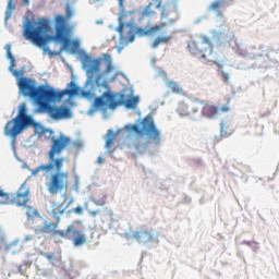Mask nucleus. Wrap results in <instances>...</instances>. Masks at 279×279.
Segmentation results:
<instances>
[{
  "instance_id": "obj_1",
  "label": "nucleus",
  "mask_w": 279,
  "mask_h": 279,
  "mask_svg": "<svg viewBox=\"0 0 279 279\" xmlns=\"http://www.w3.org/2000/svg\"><path fill=\"white\" fill-rule=\"evenodd\" d=\"M73 19V8L71 4L66 5L65 17L62 15L54 16V35L49 36L47 33L50 29L49 20L39 19L37 22L26 21L24 26V36L26 40L36 45V47H45L49 40H54V43H61L65 51H76L80 49V41L71 40L69 34L71 33V27L66 25V20Z\"/></svg>"
},
{
  "instance_id": "obj_2",
  "label": "nucleus",
  "mask_w": 279,
  "mask_h": 279,
  "mask_svg": "<svg viewBox=\"0 0 279 279\" xmlns=\"http://www.w3.org/2000/svg\"><path fill=\"white\" fill-rule=\"evenodd\" d=\"M17 86L24 97H29L37 104L39 112H47L50 119H53L54 121L71 119V109L68 107H56L49 104L60 101L64 95H70V97L78 95L80 89L74 82L70 83L71 88L65 89V92H57L52 88H47L45 85L36 87L34 81L27 77H20L17 80Z\"/></svg>"
},
{
  "instance_id": "obj_3",
  "label": "nucleus",
  "mask_w": 279,
  "mask_h": 279,
  "mask_svg": "<svg viewBox=\"0 0 279 279\" xmlns=\"http://www.w3.org/2000/svg\"><path fill=\"white\" fill-rule=\"evenodd\" d=\"M71 144V137L60 134L58 137H51V147L48 151V163L38 166L33 170V175H38L40 171L50 173V171H56L50 174L49 182L46 183V187L50 195H58L62 191H69V171H62L64 167V157L60 156L64 149H69Z\"/></svg>"
},
{
  "instance_id": "obj_4",
  "label": "nucleus",
  "mask_w": 279,
  "mask_h": 279,
  "mask_svg": "<svg viewBox=\"0 0 279 279\" xmlns=\"http://www.w3.org/2000/svg\"><path fill=\"white\" fill-rule=\"evenodd\" d=\"M101 86L106 88V92L100 97L94 99V108H110V110H114L118 106H124L129 110H134V108L138 106V96H126L125 94H121L120 99L117 100V94L110 90V85H108V83H104Z\"/></svg>"
},
{
  "instance_id": "obj_5",
  "label": "nucleus",
  "mask_w": 279,
  "mask_h": 279,
  "mask_svg": "<svg viewBox=\"0 0 279 279\" xmlns=\"http://www.w3.org/2000/svg\"><path fill=\"white\" fill-rule=\"evenodd\" d=\"M33 119L34 117L27 114V104L22 102L19 107L17 116L7 122L3 131L4 136H10L12 145L16 143L19 135L29 128Z\"/></svg>"
},
{
  "instance_id": "obj_6",
  "label": "nucleus",
  "mask_w": 279,
  "mask_h": 279,
  "mask_svg": "<svg viewBox=\"0 0 279 279\" xmlns=\"http://www.w3.org/2000/svg\"><path fill=\"white\" fill-rule=\"evenodd\" d=\"M130 130L138 135L134 142V147L137 151H143V149H147V146L150 143L149 141L141 143V141H143V132L148 134L150 141H153L155 145H158L160 143V131L156 128V123H154V118H151V116H147L143 119L142 129L141 126L133 124L130 126Z\"/></svg>"
},
{
  "instance_id": "obj_7",
  "label": "nucleus",
  "mask_w": 279,
  "mask_h": 279,
  "mask_svg": "<svg viewBox=\"0 0 279 279\" xmlns=\"http://www.w3.org/2000/svg\"><path fill=\"white\" fill-rule=\"evenodd\" d=\"M153 8L154 2H150L142 11L138 23H143L144 19H148V21L145 28L135 27V34L137 36H153V34H156L157 32H160V29H163V27H167V23H161L154 26V17L158 16V13L156 12V10H153Z\"/></svg>"
},
{
  "instance_id": "obj_8",
  "label": "nucleus",
  "mask_w": 279,
  "mask_h": 279,
  "mask_svg": "<svg viewBox=\"0 0 279 279\" xmlns=\"http://www.w3.org/2000/svg\"><path fill=\"white\" fill-rule=\"evenodd\" d=\"M187 49L193 56H199L203 60H208L213 56V41L206 36H202V40L192 39L187 43Z\"/></svg>"
},
{
  "instance_id": "obj_9",
  "label": "nucleus",
  "mask_w": 279,
  "mask_h": 279,
  "mask_svg": "<svg viewBox=\"0 0 279 279\" xmlns=\"http://www.w3.org/2000/svg\"><path fill=\"white\" fill-rule=\"evenodd\" d=\"M199 109L206 119H215L218 114H226L232 110V108H230V98H228L227 105L220 108L210 104L208 100H198V110Z\"/></svg>"
},
{
  "instance_id": "obj_10",
  "label": "nucleus",
  "mask_w": 279,
  "mask_h": 279,
  "mask_svg": "<svg viewBox=\"0 0 279 279\" xmlns=\"http://www.w3.org/2000/svg\"><path fill=\"white\" fill-rule=\"evenodd\" d=\"M86 62L90 64H85L88 77L86 86L92 84V86L95 88V84H99V82L101 81V74H99V69L101 66V58L92 59L90 57H86Z\"/></svg>"
},
{
  "instance_id": "obj_11",
  "label": "nucleus",
  "mask_w": 279,
  "mask_h": 279,
  "mask_svg": "<svg viewBox=\"0 0 279 279\" xmlns=\"http://www.w3.org/2000/svg\"><path fill=\"white\" fill-rule=\"evenodd\" d=\"M178 114L180 117H191V114H195V112H199V100H189L186 102H179Z\"/></svg>"
},
{
  "instance_id": "obj_12",
  "label": "nucleus",
  "mask_w": 279,
  "mask_h": 279,
  "mask_svg": "<svg viewBox=\"0 0 279 279\" xmlns=\"http://www.w3.org/2000/svg\"><path fill=\"white\" fill-rule=\"evenodd\" d=\"M29 203V187L27 185L22 184L17 192L13 193L12 206H27Z\"/></svg>"
},
{
  "instance_id": "obj_13",
  "label": "nucleus",
  "mask_w": 279,
  "mask_h": 279,
  "mask_svg": "<svg viewBox=\"0 0 279 279\" xmlns=\"http://www.w3.org/2000/svg\"><path fill=\"white\" fill-rule=\"evenodd\" d=\"M132 236L137 243H142L143 245H147V243H153L155 239L154 233H151V231L147 229H141L138 231H135L133 232Z\"/></svg>"
},
{
  "instance_id": "obj_14",
  "label": "nucleus",
  "mask_w": 279,
  "mask_h": 279,
  "mask_svg": "<svg viewBox=\"0 0 279 279\" xmlns=\"http://www.w3.org/2000/svg\"><path fill=\"white\" fill-rule=\"evenodd\" d=\"M136 11H125V7L120 9L119 21L120 23H125L126 27H132L134 21H136Z\"/></svg>"
},
{
  "instance_id": "obj_15",
  "label": "nucleus",
  "mask_w": 279,
  "mask_h": 279,
  "mask_svg": "<svg viewBox=\"0 0 279 279\" xmlns=\"http://www.w3.org/2000/svg\"><path fill=\"white\" fill-rule=\"evenodd\" d=\"M71 204H73V199H71L68 205H65L64 202L53 203L51 210L52 217L57 219V221H60V216L64 215V211L66 210V208H69V206H71Z\"/></svg>"
},
{
  "instance_id": "obj_16",
  "label": "nucleus",
  "mask_w": 279,
  "mask_h": 279,
  "mask_svg": "<svg viewBox=\"0 0 279 279\" xmlns=\"http://www.w3.org/2000/svg\"><path fill=\"white\" fill-rule=\"evenodd\" d=\"M119 134H121V130H118L117 132L109 130L107 133L105 147L108 149V151H110V154L114 151L112 147H114V143L117 142V136H119Z\"/></svg>"
},
{
  "instance_id": "obj_17",
  "label": "nucleus",
  "mask_w": 279,
  "mask_h": 279,
  "mask_svg": "<svg viewBox=\"0 0 279 279\" xmlns=\"http://www.w3.org/2000/svg\"><path fill=\"white\" fill-rule=\"evenodd\" d=\"M71 232L73 234L72 242L74 247H82L86 243V235L77 229H73Z\"/></svg>"
},
{
  "instance_id": "obj_18",
  "label": "nucleus",
  "mask_w": 279,
  "mask_h": 279,
  "mask_svg": "<svg viewBox=\"0 0 279 279\" xmlns=\"http://www.w3.org/2000/svg\"><path fill=\"white\" fill-rule=\"evenodd\" d=\"M168 19V23L173 24L178 21V11L163 9L161 12V20L165 21Z\"/></svg>"
},
{
  "instance_id": "obj_19",
  "label": "nucleus",
  "mask_w": 279,
  "mask_h": 279,
  "mask_svg": "<svg viewBox=\"0 0 279 279\" xmlns=\"http://www.w3.org/2000/svg\"><path fill=\"white\" fill-rule=\"evenodd\" d=\"M172 36H157L154 41L151 43V48L153 49H158L160 45H169L171 41Z\"/></svg>"
},
{
  "instance_id": "obj_20",
  "label": "nucleus",
  "mask_w": 279,
  "mask_h": 279,
  "mask_svg": "<svg viewBox=\"0 0 279 279\" xmlns=\"http://www.w3.org/2000/svg\"><path fill=\"white\" fill-rule=\"evenodd\" d=\"M13 193H5L0 189V205L12 206Z\"/></svg>"
},
{
  "instance_id": "obj_21",
  "label": "nucleus",
  "mask_w": 279,
  "mask_h": 279,
  "mask_svg": "<svg viewBox=\"0 0 279 279\" xmlns=\"http://www.w3.org/2000/svg\"><path fill=\"white\" fill-rule=\"evenodd\" d=\"M167 88L171 90V93H174L175 95H184V89L178 84L175 81H168L166 83Z\"/></svg>"
},
{
  "instance_id": "obj_22",
  "label": "nucleus",
  "mask_w": 279,
  "mask_h": 279,
  "mask_svg": "<svg viewBox=\"0 0 279 279\" xmlns=\"http://www.w3.org/2000/svg\"><path fill=\"white\" fill-rule=\"evenodd\" d=\"M102 60L106 65V70H105L106 75L112 73V71H114V65H112V56H110L109 53H104Z\"/></svg>"
},
{
  "instance_id": "obj_23",
  "label": "nucleus",
  "mask_w": 279,
  "mask_h": 279,
  "mask_svg": "<svg viewBox=\"0 0 279 279\" xmlns=\"http://www.w3.org/2000/svg\"><path fill=\"white\" fill-rule=\"evenodd\" d=\"M58 223H60V221L57 220V222H48L46 221L44 223V227L41 228V232L44 234H49L52 232V234L56 232V230H58Z\"/></svg>"
},
{
  "instance_id": "obj_24",
  "label": "nucleus",
  "mask_w": 279,
  "mask_h": 279,
  "mask_svg": "<svg viewBox=\"0 0 279 279\" xmlns=\"http://www.w3.org/2000/svg\"><path fill=\"white\" fill-rule=\"evenodd\" d=\"M28 128H34L35 134H38V136H43V134L47 132V130H45V126H43L41 123L36 122L34 119L32 120V123L28 124Z\"/></svg>"
},
{
  "instance_id": "obj_25",
  "label": "nucleus",
  "mask_w": 279,
  "mask_h": 279,
  "mask_svg": "<svg viewBox=\"0 0 279 279\" xmlns=\"http://www.w3.org/2000/svg\"><path fill=\"white\" fill-rule=\"evenodd\" d=\"M83 147H84V144L81 141H72L70 138V144L68 146L69 151H74L75 154H77L78 151L82 150Z\"/></svg>"
},
{
  "instance_id": "obj_26",
  "label": "nucleus",
  "mask_w": 279,
  "mask_h": 279,
  "mask_svg": "<svg viewBox=\"0 0 279 279\" xmlns=\"http://www.w3.org/2000/svg\"><path fill=\"white\" fill-rule=\"evenodd\" d=\"M223 8V0H216L209 5L211 12H216L218 16H221V9Z\"/></svg>"
},
{
  "instance_id": "obj_27",
  "label": "nucleus",
  "mask_w": 279,
  "mask_h": 279,
  "mask_svg": "<svg viewBox=\"0 0 279 279\" xmlns=\"http://www.w3.org/2000/svg\"><path fill=\"white\" fill-rule=\"evenodd\" d=\"M73 230H74V227H73V225H71L66 228L65 231L56 229L53 234H56L57 236H60L61 239H66L69 236V234H71V232H73Z\"/></svg>"
},
{
  "instance_id": "obj_28",
  "label": "nucleus",
  "mask_w": 279,
  "mask_h": 279,
  "mask_svg": "<svg viewBox=\"0 0 279 279\" xmlns=\"http://www.w3.org/2000/svg\"><path fill=\"white\" fill-rule=\"evenodd\" d=\"M10 60V66L9 70L11 71L12 75H14V77H21V75H23V72L19 71V70H14V57H9Z\"/></svg>"
},
{
  "instance_id": "obj_29",
  "label": "nucleus",
  "mask_w": 279,
  "mask_h": 279,
  "mask_svg": "<svg viewBox=\"0 0 279 279\" xmlns=\"http://www.w3.org/2000/svg\"><path fill=\"white\" fill-rule=\"evenodd\" d=\"M26 216L28 219H34L35 217H38V211L34 207H27Z\"/></svg>"
},
{
  "instance_id": "obj_30",
  "label": "nucleus",
  "mask_w": 279,
  "mask_h": 279,
  "mask_svg": "<svg viewBox=\"0 0 279 279\" xmlns=\"http://www.w3.org/2000/svg\"><path fill=\"white\" fill-rule=\"evenodd\" d=\"M81 95L85 99H95V90H82Z\"/></svg>"
},
{
  "instance_id": "obj_31",
  "label": "nucleus",
  "mask_w": 279,
  "mask_h": 279,
  "mask_svg": "<svg viewBox=\"0 0 279 279\" xmlns=\"http://www.w3.org/2000/svg\"><path fill=\"white\" fill-rule=\"evenodd\" d=\"M12 10H14V2L12 0H9L8 11H7V19H8V16H12Z\"/></svg>"
},
{
  "instance_id": "obj_32",
  "label": "nucleus",
  "mask_w": 279,
  "mask_h": 279,
  "mask_svg": "<svg viewBox=\"0 0 279 279\" xmlns=\"http://www.w3.org/2000/svg\"><path fill=\"white\" fill-rule=\"evenodd\" d=\"M125 25H128V24H125V22H120V24L117 28V32H118V34H120V36H123V29H124Z\"/></svg>"
},
{
  "instance_id": "obj_33",
  "label": "nucleus",
  "mask_w": 279,
  "mask_h": 279,
  "mask_svg": "<svg viewBox=\"0 0 279 279\" xmlns=\"http://www.w3.org/2000/svg\"><path fill=\"white\" fill-rule=\"evenodd\" d=\"M221 76L226 84H228V82H230V74H228V72L221 71Z\"/></svg>"
},
{
  "instance_id": "obj_34",
  "label": "nucleus",
  "mask_w": 279,
  "mask_h": 279,
  "mask_svg": "<svg viewBox=\"0 0 279 279\" xmlns=\"http://www.w3.org/2000/svg\"><path fill=\"white\" fill-rule=\"evenodd\" d=\"M5 50H7V58H12V46L7 45L5 46Z\"/></svg>"
},
{
  "instance_id": "obj_35",
  "label": "nucleus",
  "mask_w": 279,
  "mask_h": 279,
  "mask_svg": "<svg viewBox=\"0 0 279 279\" xmlns=\"http://www.w3.org/2000/svg\"><path fill=\"white\" fill-rule=\"evenodd\" d=\"M154 3H156V8L157 10H160V8H162V0H153Z\"/></svg>"
},
{
  "instance_id": "obj_36",
  "label": "nucleus",
  "mask_w": 279,
  "mask_h": 279,
  "mask_svg": "<svg viewBox=\"0 0 279 279\" xmlns=\"http://www.w3.org/2000/svg\"><path fill=\"white\" fill-rule=\"evenodd\" d=\"M45 258H47L48 260H53V258H56V255L54 254H49V253H46L44 254Z\"/></svg>"
},
{
  "instance_id": "obj_37",
  "label": "nucleus",
  "mask_w": 279,
  "mask_h": 279,
  "mask_svg": "<svg viewBox=\"0 0 279 279\" xmlns=\"http://www.w3.org/2000/svg\"><path fill=\"white\" fill-rule=\"evenodd\" d=\"M74 213H76V215H82V213H83L82 207H75Z\"/></svg>"
},
{
  "instance_id": "obj_38",
  "label": "nucleus",
  "mask_w": 279,
  "mask_h": 279,
  "mask_svg": "<svg viewBox=\"0 0 279 279\" xmlns=\"http://www.w3.org/2000/svg\"><path fill=\"white\" fill-rule=\"evenodd\" d=\"M44 51H47L48 56H56V52L51 51L49 48H45Z\"/></svg>"
},
{
  "instance_id": "obj_39",
  "label": "nucleus",
  "mask_w": 279,
  "mask_h": 279,
  "mask_svg": "<svg viewBox=\"0 0 279 279\" xmlns=\"http://www.w3.org/2000/svg\"><path fill=\"white\" fill-rule=\"evenodd\" d=\"M118 3L120 9L125 8V5L123 4V0H118Z\"/></svg>"
},
{
  "instance_id": "obj_40",
  "label": "nucleus",
  "mask_w": 279,
  "mask_h": 279,
  "mask_svg": "<svg viewBox=\"0 0 279 279\" xmlns=\"http://www.w3.org/2000/svg\"><path fill=\"white\" fill-rule=\"evenodd\" d=\"M97 162H98V165H104V158L98 157Z\"/></svg>"
},
{
  "instance_id": "obj_41",
  "label": "nucleus",
  "mask_w": 279,
  "mask_h": 279,
  "mask_svg": "<svg viewBox=\"0 0 279 279\" xmlns=\"http://www.w3.org/2000/svg\"><path fill=\"white\" fill-rule=\"evenodd\" d=\"M99 214V211H90L89 215H92V217H96Z\"/></svg>"
},
{
  "instance_id": "obj_42",
  "label": "nucleus",
  "mask_w": 279,
  "mask_h": 279,
  "mask_svg": "<svg viewBox=\"0 0 279 279\" xmlns=\"http://www.w3.org/2000/svg\"><path fill=\"white\" fill-rule=\"evenodd\" d=\"M134 38H135V36H134V35H131L130 38H129V40H130L131 43H134Z\"/></svg>"
},
{
  "instance_id": "obj_43",
  "label": "nucleus",
  "mask_w": 279,
  "mask_h": 279,
  "mask_svg": "<svg viewBox=\"0 0 279 279\" xmlns=\"http://www.w3.org/2000/svg\"><path fill=\"white\" fill-rule=\"evenodd\" d=\"M23 2L25 3V5H29V0H23Z\"/></svg>"
},
{
  "instance_id": "obj_44",
  "label": "nucleus",
  "mask_w": 279,
  "mask_h": 279,
  "mask_svg": "<svg viewBox=\"0 0 279 279\" xmlns=\"http://www.w3.org/2000/svg\"><path fill=\"white\" fill-rule=\"evenodd\" d=\"M246 245H250V242H244Z\"/></svg>"
}]
</instances>
